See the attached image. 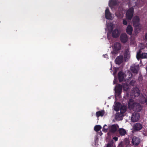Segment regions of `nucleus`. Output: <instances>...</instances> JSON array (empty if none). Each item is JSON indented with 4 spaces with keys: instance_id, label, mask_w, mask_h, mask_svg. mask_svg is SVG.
<instances>
[{
    "instance_id": "10",
    "label": "nucleus",
    "mask_w": 147,
    "mask_h": 147,
    "mask_svg": "<svg viewBox=\"0 0 147 147\" xmlns=\"http://www.w3.org/2000/svg\"><path fill=\"white\" fill-rule=\"evenodd\" d=\"M140 91L139 89L137 88H134L132 90L131 93V96L134 95V97H137L140 94Z\"/></svg>"
},
{
    "instance_id": "16",
    "label": "nucleus",
    "mask_w": 147,
    "mask_h": 147,
    "mask_svg": "<svg viewBox=\"0 0 147 147\" xmlns=\"http://www.w3.org/2000/svg\"><path fill=\"white\" fill-rule=\"evenodd\" d=\"M122 113H120L118 112L116 113L115 115V118L116 119L118 120H122L123 117V115Z\"/></svg>"
},
{
    "instance_id": "27",
    "label": "nucleus",
    "mask_w": 147,
    "mask_h": 147,
    "mask_svg": "<svg viewBox=\"0 0 147 147\" xmlns=\"http://www.w3.org/2000/svg\"><path fill=\"white\" fill-rule=\"evenodd\" d=\"M126 15L127 19L129 20V9L127 10Z\"/></svg>"
},
{
    "instance_id": "33",
    "label": "nucleus",
    "mask_w": 147,
    "mask_h": 147,
    "mask_svg": "<svg viewBox=\"0 0 147 147\" xmlns=\"http://www.w3.org/2000/svg\"><path fill=\"white\" fill-rule=\"evenodd\" d=\"M117 147H123L122 142H121L119 144L118 146Z\"/></svg>"
},
{
    "instance_id": "32",
    "label": "nucleus",
    "mask_w": 147,
    "mask_h": 147,
    "mask_svg": "<svg viewBox=\"0 0 147 147\" xmlns=\"http://www.w3.org/2000/svg\"><path fill=\"white\" fill-rule=\"evenodd\" d=\"M126 32L128 34H129V24L127 26L126 29Z\"/></svg>"
},
{
    "instance_id": "23",
    "label": "nucleus",
    "mask_w": 147,
    "mask_h": 147,
    "mask_svg": "<svg viewBox=\"0 0 147 147\" xmlns=\"http://www.w3.org/2000/svg\"><path fill=\"white\" fill-rule=\"evenodd\" d=\"M119 134L121 136H124L126 133V131L123 129L121 128L119 130Z\"/></svg>"
},
{
    "instance_id": "11",
    "label": "nucleus",
    "mask_w": 147,
    "mask_h": 147,
    "mask_svg": "<svg viewBox=\"0 0 147 147\" xmlns=\"http://www.w3.org/2000/svg\"><path fill=\"white\" fill-rule=\"evenodd\" d=\"M120 40L123 43H126L127 40V36L126 33H123L120 36Z\"/></svg>"
},
{
    "instance_id": "21",
    "label": "nucleus",
    "mask_w": 147,
    "mask_h": 147,
    "mask_svg": "<svg viewBox=\"0 0 147 147\" xmlns=\"http://www.w3.org/2000/svg\"><path fill=\"white\" fill-rule=\"evenodd\" d=\"M117 4V0H110L109 1V4L110 6H115Z\"/></svg>"
},
{
    "instance_id": "36",
    "label": "nucleus",
    "mask_w": 147,
    "mask_h": 147,
    "mask_svg": "<svg viewBox=\"0 0 147 147\" xmlns=\"http://www.w3.org/2000/svg\"><path fill=\"white\" fill-rule=\"evenodd\" d=\"M145 39L147 41V33L145 34Z\"/></svg>"
},
{
    "instance_id": "29",
    "label": "nucleus",
    "mask_w": 147,
    "mask_h": 147,
    "mask_svg": "<svg viewBox=\"0 0 147 147\" xmlns=\"http://www.w3.org/2000/svg\"><path fill=\"white\" fill-rule=\"evenodd\" d=\"M105 126H107V125H104V127H103L102 130L103 131L107 132V129L105 128Z\"/></svg>"
},
{
    "instance_id": "5",
    "label": "nucleus",
    "mask_w": 147,
    "mask_h": 147,
    "mask_svg": "<svg viewBox=\"0 0 147 147\" xmlns=\"http://www.w3.org/2000/svg\"><path fill=\"white\" fill-rule=\"evenodd\" d=\"M130 70L131 72L134 74H137L139 70V65L133 64L130 67Z\"/></svg>"
},
{
    "instance_id": "9",
    "label": "nucleus",
    "mask_w": 147,
    "mask_h": 147,
    "mask_svg": "<svg viewBox=\"0 0 147 147\" xmlns=\"http://www.w3.org/2000/svg\"><path fill=\"white\" fill-rule=\"evenodd\" d=\"M125 77V74L121 71H120L118 74V78L120 82H122L124 78Z\"/></svg>"
},
{
    "instance_id": "17",
    "label": "nucleus",
    "mask_w": 147,
    "mask_h": 147,
    "mask_svg": "<svg viewBox=\"0 0 147 147\" xmlns=\"http://www.w3.org/2000/svg\"><path fill=\"white\" fill-rule=\"evenodd\" d=\"M133 24L134 26H137L139 25V19L138 17L135 16L133 19Z\"/></svg>"
},
{
    "instance_id": "28",
    "label": "nucleus",
    "mask_w": 147,
    "mask_h": 147,
    "mask_svg": "<svg viewBox=\"0 0 147 147\" xmlns=\"http://www.w3.org/2000/svg\"><path fill=\"white\" fill-rule=\"evenodd\" d=\"M129 35H131V32L132 31L133 29L131 26L129 25Z\"/></svg>"
},
{
    "instance_id": "26",
    "label": "nucleus",
    "mask_w": 147,
    "mask_h": 147,
    "mask_svg": "<svg viewBox=\"0 0 147 147\" xmlns=\"http://www.w3.org/2000/svg\"><path fill=\"white\" fill-rule=\"evenodd\" d=\"M116 16L119 18H121L122 17V15L118 12H117L116 13Z\"/></svg>"
},
{
    "instance_id": "8",
    "label": "nucleus",
    "mask_w": 147,
    "mask_h": 147,
    "mask_svg": "<svg viewBox=\"0 0 147 147\" xmlns=\"http://www.w3.org/2000/svg\"><path fill=\"white\" fill-rule=\"evenodd\" d=\"M136 57L138 60L140 58H147V53H143L141 54V50H140L137 53Z\"/></svg>"
},
{
    "instance_id": "4",
    "label": "nucleus",
    "mask_w": 147,
    "mask_h": 147,
    "mask_svg": "<svg viewBox=\"0 0 147 147\" xmlns=\"http://www.w3.org/2000/svg\"><path fill=\"white\" fill-rule=\"evenodd\" d=\"M110 32H112V35L114 38H117L120 35V33L119 30L117 29H115L113 31V26H110Z\"/></svg>"
},
{
    "instance_id": "2",
    "label": "nucleus",
    "mask_w": 147,
    "mask_h": 147,
    "mask_svg": "<svg viewBox=\"0 0 147 147\" xmlns=\"http://www.w3.org/2000/svg\"><path fill=\"white\" fill-rule=\"evenodd\" d=\"M132 109L133 111H140L142 109V107L138 103L134 102L133 100L129 101V109Z\"/></svg>"
},
{
    "instance_id": "19",
    "label": "nucleus",
    "mask_w": 147,
    "mask_h": 147,
    "mask_svg": "<svg viewBox=\"0 0 147 147\" xmlns=\"http://www.w3.org/2000/svg\"><path fill=\"white\" fill-rule=\"evenodd\" d=\"M105 113V111L104 110H102L100 111H97L96 113V116L97 117H99L100 116L102 117Z\"/></svg>"
},
{
    "instance_id": "7",
    "label": "nucleus",
    "mask_w": 147,
    "mask_h": 147,
    "mask_svg": "<svg viewBox=\"0 0 147 147\" xmlns=\"http://www.w3.org/2000/svg\"><path fill=\"white\" fill-rule=\"evenodd\" d=\"M140 117V115L138 113H133L131 117V121L136 122L138 121Z\"/></svg>"
},
{
    "instance_id": "15",
    "label": "nucleus",
    "mask_w": 147,
    "mask_h": 147,
    "mask_svg": "<svg viewBox=\"0 0 147 147\" xmlns=\"http://www.w3.org/2000/svg\"><path fill=\"white\" fill-rule=\"evenodd\" d=\"M105 18L106 19L108 20L111 19V14L108 8H107L105 10Z\"/></svg>"
},
{
    "instance_id": "1",
    "label": "nucleus",
    "mask_w": 147,
    "mask_h": 147,
    "mask_svg": "<svg viewBox=\"0 0 147 147\" xmlns=\"http://www.w3.org/2000/svg\"><path fill=\"white\" fill-rule=\"evenodd\" d=\"M122 88L124 90L126 91H127L129 89V84L128 80L127 82H124L123 83L122 85L119 84L117 85L115 88V92L118 95L120 94L121 93Z\"/></svg>"
},
{
    "instance_id": "25",
    "label": "nucleus",
    "mask_w": 147,
    "mask_h": 147,
    "mask_svg": "<svg viewBox=\"0 0 147 147\" xmlns=\"http://www.w3.org/2000/svg\"><path fill=\"white\" fill-rule=\"evenodd\" d=\"M102 128L101 126L99 125H96L94 127V130L95 131L97 132L99 131Z\"/></svg>"
},
{
    "instance_id": "13",
    "label": "nucleus",
    "mask_w": 147,
    "mask_h": 147,
    "mask_svg": "<svg viewBox=\"0 0 147 147\" xmlns=\"http://www.w3.org/2000/svg\"><path fill=\"white\" fill-rule=\"evenodd\" d=\"M142 128V125L140 123H137L134 124L133 126L134 131H138Z\"/></svg>"
},
{
    "instance_id": "40",
    "label": "nucleus",
    "mask_w": 147,
    "mask_h": 147,
    "mask_svg": "<svg viewBox=\"0 0 147 147\" xmlns=\"http://www.w3.org/2000/svg\"><path fill=\"white\" fill-rule=\"evenodd\" d=\"M100 134H99L100 135V136H101V135L102 134V133L101 131H100Z\"/></svg>"
},
{
    "instance_id": "18",
    "label": "nucleus",
    "mask_w": 147,
    "mask_h": 147,
    "mask_svg": "<svg viewBox=\"0 0 147 147\" xmlns=\"http://www.w3.org/2000/svg\"><path fill=\"white\" fill-rule=\"evenodd\" d=\"M121 106V104L120 102H116L114 106V110L117 111H119L120 110Z\"/></svg>"
},
{
    "instance_id": "6",
    "label": "nucleus",
    "mask_w": 147,
    "mask_h": 147,
    "mask_svg": "<svg viewBox=\"0 0 147 147\" xmlns=\"http://www.w3.org/2000/svg\"><path fill=\"white\" fill-rule=\"evenodd\" d=\"M124 101V99L122 102L123 105H121L120 110L121 112L122 113H123L126 111L127 109V107H129V100L128 99H127L126 105L125 104L123 103Z\"/></svg>"
},
{
    "instance_id": "24",
    "label": "nucleus",
    "mask_w": 147,
    "mask_h": 147,
    "mask_svg": "<svg viewBox=\"0 0 147 147\" xmlns=\"http://www.w3.org/2000/svg\"><path fill=\"white\" fill-rule=\"evenodd\" d=\"M134 13V9L133 8H131L129 9V20H131L133 16Z\"/></svg>"
},
{
    "instance_id": "34",
    "label": "nucleus",
    "mask_w": 147,
    "mask_h": 147,
    "mask_svg": "<svg viewBox=\"0 0 147 147\" xmlns=\"http://www.w3.org/2000/svg\"><path fill=\"white\" fill-rule=\"evenodd\" d=\"M113 139L115 140V141H117L118 140V138L116 137H114L113 138Z\"/></svg>"
},
{
    "instance_id": "31",
    "label": "nucleus",
    "mask_w": 147,
    "mask_h": 147,
    "mask_svg": "<svg viewBox=\"0 0 147 147\" xmlns=\"http://www.w3.org/2000/svg\"><path fill=\"white\" fill-rule=\"evenodd\" d=\"M135 83V81H131L130 83V85H131L132 86H133Z\"/></svg>"
},
{
    "instance_id": "35",
    "label": "nucleus",
    "mask_w": 147,
    "mask_h": 147,
    "mask_svg": "<svg viewBox=\"0 0 147 147\" xmlns=\"http://www.w3.org/2000/svg\"><path fill=\"white\" fill-rule=\"evenodd\" d=\"M124 143L127 145H128L129 144V142H126L125 139L124 140Z\"/></svg>"
},
{
    "instance_id": "22",
    "label": "nucleus",
    "mask_w": 147,
    "mask_h": 147,
    "mask_svg": "<svg viewBox=\"0 0 147 147\" xmlns=\"http://www.w3.org/2000/svg\"><path fill=\"white\" fill-rule=\"evenodd\" d=\"M117 130V127L116 125H113L111 126L110 131L112 133H115Z\"/></svg>"
},
{
    "instance_id": "41",
    "label": "nucleus",
    "mask_w": 147,
    "mask_h": 147,
    "mask_svg": "<svg viewBox=\"0 0 147 147\" xmlns=\"http://www.w3.org/2000/svg\"><path fill=\"white\" fill-rule=\"evenodd\" d=\"M113 83H114V84H115V81L113 82Z\"/></svg>"
},
{
    "instance_id": "30",
    "label": "nucleus",
    "mask_w": 147,
    "mask_h": 147,
    "mask_svg": "<svg viewBox=\"0 0 147 147\" xmlns=\"http://www.w3.org/2000/svg\"><path fill=\"white\" fill-rule=\"evenodd\" d=\"M123 24L124 25H126L127 24V21L125 19H123Z\"/></svg>"
},
{
    "instance_id": "39",
    "label": "nucleus",
    "mask_w": 147,
    "mask_h": 147,
    "mask_svg": "<svg viewBox=\"0 0 147 147\" xmlns=\"http://www.w3.org/2000/svg\"><path fill=\"white\" fill-rule=\"evenodd\" d=\"M128 94H128V92H127V98H128V97H129V96H128Z\"/></svg>"
},
{
    "instance_id": "3",
    "label": "nucleus",
    "mask_w": 147,
    "mask_h": 147,
    "mask_svg": "<svg viewBox=\"0 0 147 147\" xmlns=\"http://www.w3.org/2000/svg\"><path fill=\"white\" fill-rule=\"evenodd\" d=\"M121 45L118 42H115L114 45L113 51L112 52V54H116L118 53L119 51L121 49Z\"/></svg>"
},
{
    "instance_id": "20",
    "label": "nucleus",
    "mask_w": 147,
    "mask_h": 147,
    "mask_svg": "<svg viewBox=\"0 0 147 147\" xmlns=\"http://www.w3.org/2000/svg\"><path fill=\"white\" fill-rule=\"evenodd\" d=\"M129 53V49H127L125 51L123 55L124 58V60L125 61H127L128 59L127 58L128 53Z\"/></svg>"
},
{
    "instance_id": "14",
    "label": "nucleus",
    "mask_w": 147,
    "mask_h": 147,
    "mask_svg": "<svg viewBox=\"0 0 147 147\" xmlns=\"http://www.w3.org/2000/svg\"><path fill=\"white\" fill-rule=\"evenodd\" d=\"M123 55H120L117 57L115 60L116 64H120L123 62Z\"/></svg>"
},
{
    "instance_id": "12",
    "label": "nucleus",
    "mask_w": 147,
    "mask_h": 147,
    "mask_svg": "<svg viewBox=\"0 0 147 147\" xmlns=\"http://www.w3.org/2000/svg\"><path fill=\"white\" fill-rule=\"evenodd\" d=\"M140 140L139 138L134 136L132 138V143L135 145H137L139 144L140 143Z\"/></svg>"
},
{
    "instance_id": "38",
    "label": "nucleus",
    "mask_w": 147,
    "mask_h": 147,
    "mask_svg": "<svg viewBox=\"0 0 147 147\" xmlns=\"http://www.w3.org/2000/svg\"><path fill=\"white\" fill-rule=\"evenodd\" d=\"M129 78H130V77H131L132 76V74H130L129 73Z\"/></svg>"
},
{
    "instance_id": "37",
    "label": "nucleus",
    "mask_w": 147,
    "mask_h": 147,
    "mask_svg": "<svg viewBox=\"0 0 147 147\" xmlns=\"http://www.w3.org/2000/svg\"><path fill=\"white\" fill-rule=\"evenodd\" d=\"M107 147H111V146L110 144H108L107 145Z\"/></svg>"
}]
</instances>
